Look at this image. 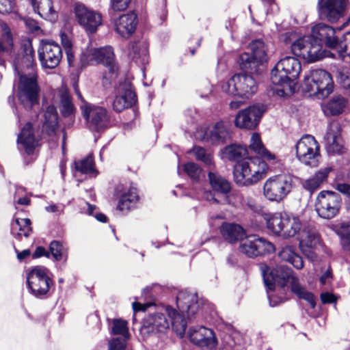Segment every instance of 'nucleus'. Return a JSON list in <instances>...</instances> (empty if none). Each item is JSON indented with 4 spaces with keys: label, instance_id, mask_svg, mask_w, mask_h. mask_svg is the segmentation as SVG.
<instances>
[{
    "label": "nucleus",
    "instance_id": "obj_12",
    "mask_svg": "<svg viewBox=\"0 0 350 350\" xmlns=\"http://www.w3.org/2000/svg\"><path fill=\"white\" fill-rule=\"evenodd\" d=\"M297 159L306 165H318L321 154L319 145L315 138L310 135H304L296 144Z\"/></svg>",
    "mask_w": 350,
    "mask_h": 350
},
{
    "label": "nucleus",
    "instance_id": "obj_61",
    "mask_svg": "<svg viewBox=\"0 0 350 350\" xmlns=\"http://www.w3.org/2000/svg\"><path fill=\"white\" fill-rule=\"evenodd\" d=\"M321 300L323 304H332L335 303L336 299L335 296L328 292L323 293L321 295Z\"/></svg>",
    "mask_w": 350,
    "mask_h": 350
},
{
    "label": "nucleus",
    "instance_id": "obj_46",
    "mask_svg": "<svg viewBox=\"0 0 350 350\" xmlns=\"http://www.w3.org/2000/svg\"><path fill=\"white\" fill-rule=\"evenodd\" d=\"M75 167L81 174H90L95 172L94 161L92 154H89L85 158L75 161Z\"/></svg>",
    "mask_w": 350,
    "mask_h": 350
},
{
    "label": "nucleus",
    "instance_id": "obj_37",
    "mask_svg": "<svg viewBox=\"0 0 350 350\" xmlns=\"http://www.w3.org/2000/svg\"><path fill=\"white\" fill-rule=\"evenodd\" d=\"M208 176L209 183L214 191L224 195H226L230 191V183L219 174L216 172L210 171Z\"/></svg>",
    "mask_w": 350,
    "mask_h": 350
},
{
    "label": "nucleus",
    "instance_id": "obj_41",
    "mask_svg": "<svg viewBox=\"0 0 350 350\" xmlns=\"http://www.w3.org/2000/svg\"><path fill=\"white\" fill-rule=\"evenodd\" d=\"M250 149L267 161L275 160L274 154L269 152L264 146L258 133H254L250 139Z\"/></svg>",
    "mask_w": 350,
    "mask_h": 350
},
{
    "label": "nucleus",
    "instance_id": "obj_36",
    "mask_svg": "<svg viewBox=\"0 0 350 350\" xmlns=\"http://www.w3.org/2000/svg\"><path fill=\"white\" fill-rule=\"evenodd\" d=\"M299 245L303 252L313 249L321 243L319 234L314 230H304L299 238Z\"/></svg>",
    "mask_w": 350,
    "mask_h": 350
},
{
    "label": "nucleus",
    "instance_id": "obj_45",
    "mask_svg": "<svg viewBox=\"0 0 350 350\" xmlns=\"http://www.w3.org/2000/svg\"><path fill=\"white\" fill-rule=\"evenodd\" d=\"M116 92L120 96H122V100L124 101L129 100L131 98L132 100V105L137 101V96L133 90L132 83L129 79H124L123 81H120L116 88Z\"/></svg>",
    "mask_w": 350,
    "mask_h": 350
},
{
    "label": "nucleus",
    "instance_id": "obj_50",
    "mask_svg": "<svg viewBox=\"0 0 350 350\" xmlns=\"http://www.w3.org/2000/svg\"><path fill=\"white\" fill-rule=\"evenodd\" d=\"M112 333L116 335H122L124 338H129L127 322L122 319H114L112 323Z\"/></svg>",
    "mask_w": 350,
    "mask_h": 350
},
{
    "label": "nucleus",
    "instance_id": "obj_47",
    "mask_svg": "<svg viewBox=\"0 0 350 350\" xmlns=\"http://www.w3.org/2000/svg\"><path fill=\"white\" fill-rule=\"evenodd\" d=\"M338 49V53L340 58L344 59L346 57L350 58V31L345 33L341 40H338V44L336 48Z\"/></svg>",
    "mask_w": 350,
    "mask_h": 350
},
{
    "label": "nucleus",
    "instance_id": "obj_59",
    "mask_svg": "<svg viewBox=\"0 0 350 350\" xmlns=\"http://www.w3.org/2000/svg\"><path fill=\"white\" fill-rule=\"evenodd\" d=\"M65 208V205L63 204H51L45 207V210L48 213H61L64 211Z\"/></svg>",
    "mask_w": 350,
    "mask_h": 350
},
{
    "label": "nucleus",
    "instance_id": "obj_3",
    "mask_svg": "<svg viewBox=\"0 0 350 350\" xmlns=\"http://www.w3.org/2000/svg\"><path fill=\"white\" fill-rule=\"evenodd\" d=\"M301 70L299 61L293 57L280 59L271 72V81L277 86L275 92L280 96H286L295 92V81Z\"/></svg>",
    "mask_w": 350,
    "mask_h": 350
},
{
    "label": "nucleus",
    "instance_id": "obj_16",
    "mask_svg": "<svg viewBox=\"0 0 350 350\" xmlns=\"http://www.w3.org/2000/svg\"><path fill=\"white\" fill-rule=\"evenodd\" d=\"M38 58L44 68H56L62 58L61 46L53 41L42 40L38 48Z\"/></svg>",
    "mask_w": 350,
    "mask_h": 350
},
{
    "label": "nucleus",
    "instance_id": "obj_53",
    "mask_svg": "<svg viewBox=\"0 0 350 350\" xmlns=\"http://www.w3.org/2000/svg\"><path fill=\"white\" fill-rule=\"evenodd\" d=\"M131 0H111L110 8L114 12H122L127 9Z\"/></svg>",
    "mask_w": 350,
    "mask_h": 350
},
{
    "label": "nucleus",
    "instance_id": "obj_64",
    "mask_svg": "<svg viewBox=\"0 0 350 350\" xmlns=\"http://www.w3.org/2000/svg\"><path fill=\"white\" fill-rule=\"evenodd\" d=\"M83 204L84 206L81 208V213L92 215L94 213V211L96 209V206L94 205L90 204L87 202H85Z\"/></svg>",
    "mask_w": 350,
    "mask_h": 350
},
{
    "label": "nucleus",
    "instance_id": "obj_54",
    "mask_svg": "<svg viewBox=\"0 0 350 350\" xmlns=\"http://www.w3.org/2000/svg\"><path fill=\"white\" fill-rule=\"evenodd\" d=\"M339 81L344 89L350 88V68H343L340 71Z\"/></svg>",
    "mask_w": 350,
    "mask_h": 350
},
{
    "label": "nucleus",
    "instance_id": "obj_38",
    "mask_svg": "<svg viewBox=\"0 0 350 350\" xmlns=\"http://www.w3.org/2000/svg\"><path fill=\"white\" fill-rule=\"evenodd\" d=\"M286 213H275L266 217L267 227L273 234L278 236L282 234Z\"/></svg>",
    "mask_w": 350,
    "mask_h": 350
},
{
    "label": "nucleus",
    "instance_id": "obj_34",
    "mask_svg": "<svg viewBox=\"0 0 350 350\" xmlns=\"http://www.w3.org/2000/svg\"><path fill=\"white\" fill-rule=\"evenodd\" d=\"M221 154L223 159L234 162L236 164L245 159L248 152L247 148L242 146L231 144L225 147L221 150Z\"/></svg>",
    "mask_w": 350,
    "mask_h": 350
},
{
    "label": "nucleus",
    "instance_id": "obj_63",
    "mask_svg": "<svg viewBox=\"0 0 350 350\" xmlns=\"http://www.w3.org/2000/svg\"><path fill=\"white\" fill-rule=\"evenodd\" d=\"M60 36H61L62 44L65 51L72 49V44L71 41L67 36V35L65 33H62Z\"/></svg>",
    "mask_w": 350,
    "mask_h": 350
},
{
    "label": "nucleus",
    "instance_id": "obj_62",
    "mask_svg": "<svg viewBox=\"0 0 350 350\" xmlns=\"http://www.w3.org/2000/svg\"><path fill=\"white\" fill-rule=\"evenodd\" d=\"M42 256L49 258V252L43 247H37L35 252L32 254V258H38Z\"/></svg>",
    "mask_w": 350,
    "mask_h": 350
},
{
    "label": "nucleus",
    "instance_id": "obj_20",
    "mask_svg": "<svg viewBox=\"0 0 350 350\" xmlns=\"http://www.w3.org/2000/svg\"><path fill=\"white\" fill-rule=\"evenodd\" d=\"M347 0H318V11L321 19L336 22L342 15Z\"/></svg>",
    "mask_w": 350,
    "mask_h": 350
},
{
    "label": "nucleus",
    "instance_id": "obj_31",
    "mask_svg": "<svg viewBox=\"0 0 350 350\" xmlns=\"http://www.w3.org/2000/svg\"><path fill=\"white\" fill-rule=\"evenodd\" d=\"M332 168L327 167L318 170L314 175L302 183L303 187L310 193L319 189L327 181Z\"/></svg>",
    "mask_w": 350,
    "mask_h": 350
},
{
    "label": "nucleus",
    "instance_id": "obj_10",
    "mask_svg": "<svg viewBox=\"0 0 350 350\" xmlns=\"http://www.w3.org/2000/svg\"><path fill=\"white\" fill-rule=\"evenodd\" d=\"M305 90L318 98L328 96L333 91V81L329 72L322 69L311 70L304 77Z\"/></svg>",
    "mask_w": 350,
    "mask_h": 350
},
{
    "label": "nucleus",
    "instance_id": "obj_22",
    "mask_svg": "<svg viewBox=\"0 0 350 350\" xmlns=\"http://www.w3.org/2000/svg\"><path fill=\"white\" fill-rule=\"evenodd\" d=\"M336 29L324 23H318L312 28L310 36L313 42L319 43L321 46L324 44L327 47L335 49L338 44V40L335 36Z\"/></svg>",
    "mask_w": 350,
    "mask_h": 350
},
{
    "label": "nucleus",
    "instance_id": "obj_21",
    "mask_svg": "<svg viewBox=\"0 0 350 350\" xmlns=\"http://www.w3.org/2000/svg\"><path fill=\"white\" fill-rule=\"evenodd\" d=\"M188 336L192 343L200 347L213 350L217 345V340L213 330L204 326L190 327Z\"/></svg>",
    "mask_w": 350,
    "mask_h": 350
},
{
    "label": "nucleus",
    "instance_id": "obj_11",
    "mask_svg": "<svg viewBox=\"0 0 350 350\" xmlns=\"http://www.w3.org/2000/svg\"><path fill=\"white\" fill-rule=\"evenodd\" d=\"M27 283L31 294L38 299L49 297L53 285L49 275V270L42 266H36L29 271Z\"/></svg>",
    "mask_w": 350,
    "mask_h": 350
},
{
    "label": "nucleus",
    "instance_id": "obj_24",
    "mask_svg": "<svg viewBox=\"0 0 350 350\" xmlns=\"http://www.w3.org/2000/svg\"><path fill=\"white\" fill-rule=\"evenodd\" d=\"M340 133L341 128L338 122H332L329 124L324 137L325 147L329 153H342L343 142Z\"/></svg>",
    "mask_w": 350,
    "mask_h": 350
},
{
    "label": "nucleus",
    "instance_id": "obj_49",
    "mask_svg": "<svg viewBox=\"0 0 350 350\" xmlns=\"http://www.w3.org/2000/svg\"><path fill=\"white\" fill-rule=\"evenodd\" d=\"M184 171L193 182L198 181L202 174V170L198 165L192 162L184 165Z\"/></svg>",
    "mask_w": 350,
    "mask_h": 350
},
{
    "label": "nucleus",
    "instance_id": "obj_9",
    "mask_svg": "<svg viewBox=\"0 0 350 350\" xmlns=\"http://www.w3.org/2000/svg\"><path fill=\"white\" fill-rule=\"evenodd\" d=\"M221 90L228 95L249 98L256 93L258 84L252 75L236 74L222 83Z\"/></svg>",
    "mask_w": 350,
    "mask_h": 350
},
{
    "label": "nucleus",
    "instance_id": "obj_32",
    "mask_svg": "<svg viewBox=\"0 0 350 350\" xmlns=\"http://www.w3.org/2000/svg\"><path fill=\"white\" fill-rule=\"evenodd\" d=\"M58 124V114L56 108L53 105L46 107L44 113V122L42 124V132L49 136L55 133Z\"/></svg>",
    "mask_w": 350,
    "mask_h": 350
},
{
    "label": "nucleus",
    "instance_id": "obj_27",
    "mask_svg": "<svg viewBox=\"0 0 350 350\" xmlns=\"http://www.w3.org/2000/svg\"><path fill=\"white\" fill-rule=\"evenodd\" d=\"M17 143L18 149L24 150L27 154H32L38 144V140L35 137L32 124L27 122L18 135Z\"/></svg>",
    "mask_w": 350,
    "mask_h": 350
},
{
    "label": "nucleus",
    "instance_id": "obj_51",
    "mask_svg": "<svg viewBox=\"0 0 350 350\" xmlns=\"http://www.w3.org/2000/svg\"><path fill=\"white\" fill-rule=\"evenodd\" d=\"M196 158L204 163L206 165H212V156L210 153L206 152V150L200 146H195L192 150Z\"/></svg>",
    "mask_w": 350,
    "mask_h": 350
},
{
    "label": "nucleus",
    "instance_id": "obj_5",
    "mask_svg": "<svg viewBox=\"0 0 350 350\" xmlns=\"http://www.w3.org/2000/svg\"><path fill=\"white\" fill-rule=\"evenodd\" d=\"M267 170V164L259 157H247L234 165V179L240 186L253 185L265 176Z\"/></svg>",
    "mask_w": 350,
    "mask_h": 350
},
{
    "label": "nucleus",
    "instance_id": "obj_19",
    "mask_svg": "<svg viewBox=\"0 0 350 350\" xmlns=\"http://www.w3.org/2000/svg\"><path fill=\"white\" fill-rule=\"evenodd\" d=\"M265 108L254 105L239 111L235 117V126L240 129H254L259 124Z\"/></svg>",
    "mask_w": 350,
    "mask_h": 350
},
{
    "label": "nucleus",
    "instance_id": "obj_7",
    "mask_svg": "<svg viewBox=\"0 0 350 350\" xmlns=\"http://www.w3.org/2000/svg\"><path fill=\"white\" fill-rule=\"evenodd\" d=\"M17 97L26 110H31L39 104L40 88L38 83L36 72L18 75Z\"/></svg>",
    "mask_w": 350,
    "mask_h": 350
},
{
    "label": "nucleus",
    "instance_id": "obj_4",
    "mask_svg": "<svg viewBox=\"0 0 350 350\" xmlns=\"http://www.w3.org/2000/svg\"><path fill=\"white\" fill-rule=\"evenodd\" d=\"M282 40L289 45L292 53L312 63L329 57L332 53L322 49L321 45L313 42L310 36H301L295 31H288L282 35Z\"/></svg>",
    "mask_w": 350,
    "mask_h": 350
},
{
    "label": "nucleus",
    "instance_id": "obj_13",
    "mask_svg": "<svg viewBox=\"0 0 350 350\" xmlns=\"http://www.w3.org/2000/svg\"><path fill=\"white\" fill-rule=\"evenodd\" d=\"M341 205L342 199L338 193L324 190L317 196L315 210L321 218L330 219L338 215Z\"/></svg>",
    "mask_w": 350,
    "mask_h": 350
},
{
    "label": "nucleus",
    "instance_id": "obj_43",
    "mask_svg": "<svg viewBox=\"0 0 350 350\" xmlns=\"http://www.w3.org/2000/svg\"><path fill=\"white\" fill-rule=\"evenodd\" d=\"M49 257L51 256L53 260L66 262L68 258V249L59 241H52L49 244Z\"/></svg>",
    "mask_w": 350,
    "mask_h": 350
},
{
    "label": "nucleus",
    "instance_id": "obj_1",
    "mask_svg": "<svg viewBox=\"0 0 350 350\" xmlns=\"http://www.w3.org/2000/svg\"><path fill=\"white\" fill-rule=\"evenodd\" d=\"M176 306L178 311L167 306L165 308V312L150 314L144 323L148 332L165 333L171 326L178 336L183 337L187 325L185 313L189 319L196 318V314L204 310L206 304L202 300L198 299L197 294L185 290L178 293Z\"/></svg>",
    "mask_w": 350,
    "mask_h": 350
},
{
    "label": "nucleus",
    "instance_id": "obj_2",
    "mask_svg": "<svg viewBox=\"0 0 350 350\" xmlns=\"http://www.w3.org/2000/svg\"><path fill=\"white\" fill-rule=\"evenodd\" d=\"M260 269L271 306H276L282 302V298L273 295V290L277 284L281 288L289 287L291 292L299 299L306 301L312 308H314L316 306L314 295L299 282V278L291 268L284 265H278L275 268L271 269L262 265L260 266Z\"/></svg>",
    "mask_w": 350,
    "mask_h": 350
},
{
    "label": "nucleus",
    "instance_id": "obj_18",
    "mask_svg": "<svg viewBox=\"0 0 350 350\" xmlns=\"http://www.w3.org/2000/svg\"><path fill=\"white\" fill-rule=\"evenodd\" d=\"M96 63L103 64L106 68L103 76V83L105 85L110 84L111 81L116 77L118 70L113 48L107 46L96 49Z\"/></svg>",
    "mask_w": 350,
    "mask_h": 350
},
{
    "label": "nucleus",
    "instance_id": "obj_26",
    "mask_svg": "<svg viewBox=\"0 0 350 350\" xmlns=\"http://www.w3.org/2000/svg\"><path fill=\"white\" fill-rule=\"evenodd\" d=\"M230 137V124L219 121L204 131L202 139L212 144H222Z\"/></svg>",
    "mask_w": 350,
    "mask_h": 350
},
{
    "label": "nucleus",
    "instance_id": "obj_44",
    "mask_svg": "<svg viewBox=\"0 0 350 350\" xmlns=\"http://www.w3.org/2000/svg\"><path fill=\"white\" fill-rule=\"evenodd\" d=\"M347 99L342 96H334L324 107L325 113L336 116L342 113L347 105Z\"/></svg>",
    "mask_w": 350,
    "mask_h": 350
},
{
    "label": "nucleus",
    "instance_id": "obj_15",
    "mask_svg": "<svg viewBox=\"0 0 350 350\" xmlns=\"http://www.w3.org/2000/svg\"><path fill=\"white\" fill-rule=\"evenodd\" d=\"M239 250L249 258H255L273 252L275 247L266 239L256 234H252L241 240Z\"/></svg>",
    "mask_w": 350,
    "mask_h": 350
},
{
    "label": "nucleus",
    "instance_id": "obj_8",
    "mask_svg": "<svg viewBox=\"0 0 350 350\" xmlns=\"http://www.w3.org/2000/svg\"><path fill=\"white\" fill-rule=\"evenodd\" d=\"M293 183V177L289 174L273 176L264 183L263 195L269 201L280 203L291 193Z\"/></svg>",
    "mask_w": 350,
    "mask_h": 350
},
{
    "label": "nucleus",
    "instance_id": "obj_17",
    "mask_svg": "<svg viewBox=\"0 0 350 350\" xmlns=\"http://www.w3.org/2000/svg\"><path fill=\"white\" fill-rule=\"evenodd\" d=\"M80 107L90 129L99 131L108 126L109 117L106 109L90 104L81 105Z\"/></svg>",
    "mask_w": 350,
    "mask_h": 350
},
{
    "label": "nucleus",
    "instance_id": "obj_14",
    "mask_svg": "<svg viewBox=\"0 0 350 350\" xmlns=\"http://www.w3.org/2000/svg\"><path fill=\"white\" fill-rule=\"evenodd\" d=\"M73 10L76 21L87 33H95L98 27L102 25L101 14L83 3L80 2L75 3Z\"/></svg>",
    "mask_w": 350,
    "mask_h": 350
},
{
    "label": "nucleus",
    "instance_id": "obj_57",
    "mask_svg": "<svg viewBox=\"0 0 350 350\" xmlns=\"http://www.w3.org/2000/svg\"><path fill=\"white\" fill-rule=\"evenodd\" d=\"M222 345L226 349L232 350L238 345V342L235 340L234 336L226 334L222 338Z\"/></svg>",
    "mask_w": 350,
    "mask_h": 350
},
{
    "label": "nucleus",
    "instance_id": "obj_25",
    "mask_svg": "<svg viewBox=\"0 0 350 350\" xmlns=\"http://www.w3.org/2000/svg\"><path fill=\"white\" fill-rule=\"evenodd\" d=\"M138 24L137 14L130 12L122 14L115 21V29L122 38H129L135 31Z\"/></svg>",
    "mask_w": 350,
    "mask_h": 350
},
{
    "label": "nucleus",
    "instance_id": "obj_35",
    "mask_svg": "<svg viewBox=\"0 0 350 350\" xmlns=\"http://www.w3.org/2000/svg\"><path fill=\"white\" fill-rule=\"evenodd\" d=\"M57 96L59 98V107L64 117L70 116L75 110L71 96L66 87L59 89Z\"/></svg>",
    "mask_w": 350,
    "mask_h": 350
},
{
    "label": "nucleus",
    "instance_id": "obj_52",
    "mask_svg": "<svg viewBox=\"0 0 350 350\" xmlns=\"http://www.w3.org/2000/svg\"><path fill=\"white\" fill-rule=\"evenodd\" d=\"M132 106V100L131 98H129V100L124 101L122 100V96H120L118 94V92H116V95L113 103V108L115 111L121 112L124 109L131 107Z\"/></svg>",
    "mask_w": 350,
    "mask_h": 350
},
{
    "label": "nucleus",
    "instance_id": "obj_6",
    "mask_svg": "<svg viewBox=\"0 0 350 350\" xmlns=\"http://www.w3.org/2000/svg\"><path fill=\"white\" fill-rule=\"evenodd\" d=\"M249 49L251 53H243L240 55V67L245 71L258 74L268 61L267 46L262 40L258 39L250 43Z\"/></svg>",
    "mask_w": 350,
    "mask_h": 350
},
{
    "label": "nucleus",
    "instance_id": "obj_40",
    "mask_svg": "<svg viewBox=\"0 0 350 350\" xmlns=\"http://www.w3.org/2000/svg\"><path fill=\"white\" fill-rule=\"evenodd\" d=\"M301 222L297 216L287 213L282 237L284 239L293 237L301 230Z\"/></svg>",
    "mask_w": 350,
    "mask_h": 350
},
{
    "label": "nucleus",
    "instance_id": "obj_60",
    "mask_svg": "<svg viewBox=\"0 0 350 350\" xmlns=\"http://www.w3.org/2000/svg\"><path fill=\"white\" fill-rule=\"evenodd\" d=\"M334 187L342 194L350 198V185L347 183H335Z\"/></svg>",
    "mask_w": 350,
    "mask_h": 350
},
{
    "label": "nucleus",
    "instance_id": "obj_29",
    "mask_svg": "<svg viewBox=\"0 0 350 350\" xmlns=\"http://www.w3.org/2000/svg\"><path fill=\"white\" fill-rule=\"evenodd\" d=\"M116 194L120 198L118 209L122 211L133 208L139 200L137 190L133 187L124 189L122 185H118L116 188Z\"/></svg>",
    "mask_w": 350,
    "mask_h": 350
},
{
    "label": "nucleus",
    "instance_id": "obj_30",
    "mask_svg": "<svg viewBox=\"0 0 350 350\" xmlns=\"http://www.w3.org/2000/svg\"><path fill=\"white\" fill-rule=\"evenodd\" d=\"M128 56L136 64L144 66L148 63V47L145 43L135 42L128 46Z\"/></svg>",
    "mask_w": 350,
    "mask_h": 350
},
{
    "label": "nucleus",
    "instance_id": "obj_48",
    "mask_svg": "<svg viewBox=\"0 0 350 350\" xmlns=\"http://www.w3.org/2000/svg\"><path fill=\"white\" fill-rule=\"evenodd\" d=\"M96 49L88 47L82 51L80 56L81 66H86L88 64L96 63Z\"/></svg>",
    "mask_w": 350,
    "mask_h": 350
},
{
    "label": "nucleus",
    "instance_id": "obj_28",
    "mask_svg": "<svg viewBox=\"0 0 350 350\" xmlns=\"http://www.w3.org/2000/svg\"><path fill=\"white\" fill-rule=\"evenodd\" d=\"M33 12L40 18L51 23L58 19V12L55 9L52 0H28Z\"/></svg>",
    "mask_w": 350,
    "mask_h": 350
},
{
    "label": "nucleus",
    "instance_id": "obj_23",
    "mask_svg": "<svg viewBox=\"0 0 350 350\" xmlns=\"http://www.w3.org/2000/svg\"><path fill=\"white\" fill-rule=\"evenodd\" d=\"M34 51L31 44L23 47L21 53H18L14 61V68L18 75L36 72L34 69Z\"/></svg>",
    "mask_w": 350,
    "mask_h": 350
},
{
    "label": "nucleus",
    "instance_id": "obj_42",
    "mask_svg": "<svg viewBox=\"0 0 350 350\" xmlns=\"http://www.w3.org/2000/svg\"><path fill=\"white\" fill-rule=\"evenodd\" d=\"M31 232V220L28 218H16L11 224V233L15 237H27Z\"/></svg>",
    "mask_w": 350,
    "mask_h": 350
},
{
    "label": "nucleus",
    "instance_id": "obj_56",
    "mask_svg": "<svg viewBox=\"0 0 350 350\" xmlns=\"http://www.w3.org/2000/svg\"><path fill=\"white\" fill-rule=\"evenodd\" d=\"M126 342L124 339L116 338L109 343V350H125Z\"/></svg>",
    "mask_w": 350,
    "mask_h": 350
},
{
    "label": "nucleus",
    "instance_id": "obj_58",
    "mask_svg": "<svg viewBox=\"0 0 350 350\" xmlns=\"http://www.w3.org/2000/svg\"><path fill=\"white\" fill-rule=\"evenodd\" d=\"M14 5V0H0V13L2 14L11 13Z\"/></svg>",
    "mask_w": 350,
    "mask_h": 350
},
{
    "label": "nucleus",
    "instance_id": "obj_33",
    "mask_svg": "<svg viewBox=\"0 0 350 350\" xmlns=\"http://www.w3.org/2000/svg\"><path fill=\"white\" fill-rule=\"evenodd\" d=\"M220 233L229 243L241 239L245 234L243 228L239 224L224 222L220 227Z\"/></svg>",
    "mask_w": 350,
    "mask_h": 350
},
{
    "label": "nucleus",
    "instance_id": "obj_55",
    "mask_svg": "<svg viewBox=\"0 0 350 350\" xmlns=\"http://www.w3.org/2000/svg\"><path fill=\"white\" fill-rule=\"evenodd\" d=\"M333 279L332 270L330 266H328L325 271H322V274L319 277V282L321 285H329Z\"/></svg>",
    "mask_w": 350,
    "mask_h": 350
},
{
    "label": "nucleus",
    "instance_id": "obj_39",
    "mask_svg": "<svg viewBox=\"0 0 350 350\" xmlns=\"http://www.w3.org/2000/svg\"><path fill=\"white\" fill-rule=\"evenodd\" d=\"M278 256L282 260L289 262L297 269H301L304 267L303 258L295 252L292 246L286 245L282 247Z\"/></svg>",
    "mask_w": 350,
    "mask_h": 350
}]
</instances>
